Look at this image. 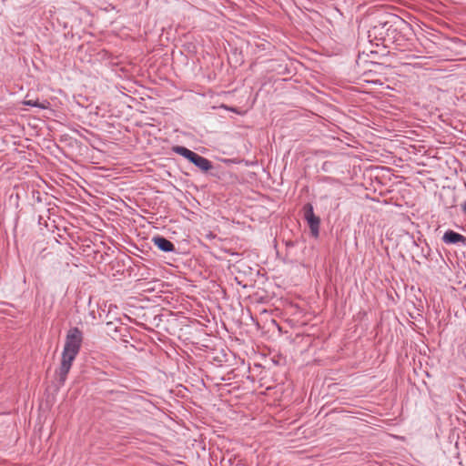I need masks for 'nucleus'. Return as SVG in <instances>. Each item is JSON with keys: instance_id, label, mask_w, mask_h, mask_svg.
Here are the masks:
<instances>
[{"instance_id": "nucleus-4", "label": "nucleus", "mask_w": 466, "mask_h": 466, "mask_svg": "<svg viewBox=\"0 0 466 466\" xmlns=\"http://www.w3.org/2000/svg\"><path fill=\"white\" fill-rule=\"evenodd\" d=\"M442 241L445 244H461L462 246H466V237L455 232L453 230H447L442 236Z\"/></svg>"}, {"instance_id": "nucleus-7", "label": "nucleus", "mask_w": 466, "mask_h": 466, "mask_svg": "<svg viewBox=\"0 0 466 466\" xmlns=\"http://www.w3.org/2000/svg\"><path fill=\"white\" fill-rule=\"evenodd\" d=\"M173 150H174V152L184 157L185 158H187L189 161H191L193 159V157L197 155V153H195L194 151H192L185 147H182V146H177L173 148Z\"/></svg>"}, {"instance_id": "nucleus-10", "label": "nucleus", "mask_w": 466, "mask_h": 466, "mask_svg": "<svg viewBox=\"0 0 466 466\" xmlns=\"http://www.w3.org/2000/svg\"><path fill=\"white\" fill-rule=\"evenodd\" d=\"M461 207L462 212L466 213V202L462 203Z\"/></svg>"}, {"instance_id": "nucleus-11", "label": "nucleus", "mask_w": 466, "mask_h": 466, "mask_svg": "<svg viewBox=\"0 0 466 466\" xmlns=\"http://www.w3.org/2000/svg\"><path fill=\"white\" fill-rule=\"evenodd\" d=\"M365 81L368 83L371 82V83H375V84H377L379 82L378 80H373V79H365Z\"/></svg>"}, {"instance_id": "nucleus-9", "label": "nucleus", "mask_w": 466, "mask_h": 466, "mask_svg": "<svg viewBox=\"0 0 466 466\" xmlns=\"http://www.w3.org/2000/svg\"><path fill=\"white\" fill-rule=\"evenodd\" d=\"M24 104L26 106L39 107V108H43V109L47 107V106L45 103H39L38 100L28 99V100H25L24 102Z\"/></svg>"}, {"instance_id": "nucleus-8", "label": "nucleus", "mask_w": 466, "mask_h": 466, "mask_svg": "<svg viewBox=\"0 0 466 466\" xmlns=\"http://www.w3.org/2000/svg\"><path fill=\"white\" fill-rule=\"evenodd\" d=\"M173 150H174V152L184 157L185 158H187L189 161H191L193 159V157L197 155V153H195L194 151H192L185 147H182V146H177L173 148Z\"/></svg>"}, {"instance_id": "nucleus-3", "label": "nucleus", "mask_w": 466, "mask_h": 466, "mask_svg": "<svg viewBox=\"0 0 466 466\" xmlns=\"http://www.w3.org/2000/svg\"><path fill=\"white\" fill-rule=\"evenodd\" d=\"M303 218L307 221L311 236L318 238L319 234L320 218L314 214L312 204L307 203L303 207Z\"/></svg>"}, {"instance_id": "nucleus-5", "label": "nucleus", "mask_w": 466, "mask_h": 466, "mask_svg": "<svg viewBox=\"0 0 466 466\" xmlns=\"http://www.w3.org/2000/svg\"><path fill=\"white\" fill-rule=\"evenodd\" d=\"M152 242L158 249L163 252H174L176 250L175 245L164 237H153Z\"/></svg>"}, {"instance_id": "nucleus-1", "label": "nucleus", "mask_w": 466, "mask_h": 466, "mask_svg": "<svg viewBox=\"0 0 466 466\" xmlns=\"http://www.w3.org/2000/svg\"><path fill=\"white\" fill-rule=\"evenodd\" d=\"M83 342V332L77 328H71L66 336L63 350L78 354Z\"/></svg>"}, {"instance_id": "nucleus-2", "label": "nucleus", "mask_w": 466, "mask_h": 466, "mask_svg": "<svg viewBox=\"0 0 466 466\" xmlns=\"http://www.w3.org/2000/svg\"><path fill=\"white\" fill-rule=\"evenodd\" d=\"M77 355L78 354L74 352H68L65 350L62 351L61 363L58 370H56V374L61 384H64L66 380L67 374L70 371L73 361Z\"/></svg>"}, {"instance_id": "nucleus-6", "label": "nucleus", "mask_w": 466, "mask_h": 466, "mask_svg": "<svg viewBox=\"0 0 466 466\" xmlns=\"http://www.w3.org/2000/svg\"><path fill=\"white\" fill-rule=\"evenodd\" d=\"M190 162L204 172L212 168L211 161L198 154H197Z\"/></svg>"}]
</instances>
